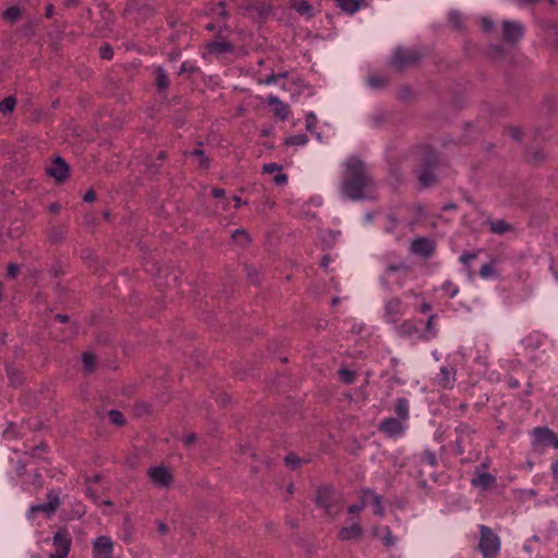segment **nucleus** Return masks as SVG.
<instances>
[{
  "label": "nucleus",
  "mask_w": 558,
  "mask_h": 558,
  "mask_svg": "<svg viewBox=\"0 0 558 558\" xmlns=\"http://www.w3.org/2000/svg\"><path fill=\"white\" fill-rule=\"evenodd\" d=\"M340 191L343 197L351 201H360L368 197V192L374 185L365 163L357 157H349L344 161Z\"/></svg>",
  "instance_id": "nucleus-1"
},
{
  "label": "nucleus",
  "mask_w": 558,
  "mask_h": 558,
  "mask_svg": "<svg viewBox=\"0 0 558 558\" xmlns=\"http://www.w3.org/2000/svg\"><path fill=\"white\" fill-rule=\"evenodd\" d=\"M413 277V268L405 262L388 264L380 277L381 284L390 290L393 286L403 287Z\"/></svg>",
  "instance_id": "nucleus-2"
},
{
  "label": "nucleus",
  "mask_w": 558,
  "mask_h": 558,
  "mask_svg": "<svg viewBox=\"0 0 558 558\" xmlns=\"http://www.w3.org/2000/svg\"><path fill=\"white\" fill-rule=\"evenodd\" d=\"M481 539L478 548L483 558H495L500 550V538L486 525L480 526Z\"/></svg>",
  "instance_id": "nucleus-3"
},
{
  "label": "nucleus",
  "mask_w": 558,
  "mask_h": 558,
  "mask_svg": "<svg viewBox=\"0 0 558 558\" xmlns=\"http://www.w3.org/2000/svg\"><path fill=\"white\" fill-rule=\"evenodd\" d=\"M421 58L422 54L417 50L399 47L395 50L393 54L391 56L390 64L395 69L401 71L405 68L416 64L421 60Z\"/></svg>",
  "instance_id": "nucleus-4"
},
{
  "label": "nucleus",
  "mask_w": 558,
  "mask_h": 558,
  "mask_svg": "<svg viewBox=\"0 0 558 558\" xmlns=\"http://www.w3.org/2000/svg\"><path fill=\"white\" fill-rule=\"evenodd\" d=\"M456 452L463 454L472 446L473 429L465 423L456 427Z\"/></svg>",
  "instance_id": "nucleus-5"
},
{
  "label": "nucleus",
  "mask_w": 558,
  "mask_h": 558,
  "mask_svg": "<svg viewBox=\"0 0 558 558\" xmlns=\"http://www.w3.org/2000/svg\"><path fill=\"white\" fill-rule=\"evenodd\" d=\"M436 165V157L434 155H429L426 159L425 167L417 170V178L423 187H429L436 183V175L433 172Z\"/></svg>",
  "instance_id": "nucleus-6"
},
{
  "label": "nucleus",
  "mask_w": 558,
  "mask_h": 558,
  "mask_svg": "<svg viewBox=\"0 0 558 558\" xmlns=\"http://www.w3.org/2000/svg\"><path fill=\"white\" fill-rule=\"evenodd\" d=\"M524 33L522 24L513 21H504L502 36L507 43L514 44L519 41Z\"/></svg>",
  "instance_id": "nucleus-7"
},
{
  "label": "nucleus",
  "mask_w": 558,
  "mask_h": 558,
  "mask_svg": "<svg viewBox=\"0 0 558 558\" xmlns=\"http://www.w3.org/2000/svg\"><path fill=\"white\" fill-rule=\"evenodd\" d=\"M402 315V302L399 298H391L386 301L385 318L388 323L396 324Z\"/></svg>",
  "instance_id": "nucleus-8"
},
{
  "label": "nucleus",
  "mask_w": 558,
  "mask_h": 558,
  "mask_svg": "<svg viewBox=\"0 0 558 558\" xmlns=\"http://www.w3.org/2000/svg\"><path fill=\"white\" fill-rule=\"evenodd\" d=\"M113 543L107 536H99L93 544L95 558H112Z\"/></svg>",
  "instance_id": "nucleus-9"
},
{
  "label": "nucleus",
  "mask_w": 558,
  "mask_h": 558,
  "mask_svg": "<svg viewBox=\"0 0 558 558\" xmlns=\"http://www.w3.org/2000/svg\"><path fill=\"white\" fill-rule=\"evenodd\" d=\"M148 476L151 482L159 487H167L172 482V475L169 470L162 465L150 468Z\"/></svg>",
  "instance_id": "nucleus-10"
},
{
  "label": "nucleus",
  "mask_w": 558,
  "mask_h": 558,
  "mask_svg": "<svg viewBox=\"0 0 558 558\" xmlns=\"http://www.w3.org/2000/svg\"><path fill=\"white\" fill-rule=\"evenodd\" d=\"M72 539L65 529L58 530L52 537V545L56 547V553L68 556L71 549Z\"/></svg>",
  "instance_id": "nucleus-11"
},
{
  "label": "nucleus",
  "mask_w": 558,
  "mask_h": 558,
  "mask_svg": "<svg viewBox=\"0 0 558 558\" xmlns=\"http://www.w3.org/2000/svg\"><path fill=\"white\" fill-rule=\"evenodd\" d=\"M435 251V244L427 238H417L411 244V252L421 257L427 258Z\"/></svg>",
  "instance_id": "nucleus-12"
},
{
  "label": "nucleus",
  "mask_w": 558,
  "mask_h": 558,
  "mask_svg": "<svg viewBox=\"0 0 558 558\" xmlns=\"http://www.w3.org/2000/svg\"><path fill=\"white\" fill-rule=\"evenodd\" d=\"M379 430L389 437H396L400 436L403 433L404 426L401 420L388 417L381 421V423L379 424Z\"/></svg>",
  "instance_id": "nucleus-13"
},
{
  "label": "nucleus",
  "mask_w": 558,
  "mask_h": 558,
  "mask_svg": "<svg viewBox=\"0 0 558 558\" xmlns=\"http://www.w3.org/2000/svg\"><path fill=\"white\" fill-rule=\"evenodd\" d=\"M533 434L538 444L549 445L555 449H558V437L548 427H536L534 428Z\"/></svg>",
  "instance_id": "nucleus-14"
},
{
  "label": "nucleus",
  "mask_w": 558,
  "mask_h": 558,
  "mask_svg": "<svg viewBox=\"0 0 558 558\" xmlns=\"http://www.w3.org/2000/svg\"><path fill=\"white\" fill-rule=\"evenodd\" d=\"M47 172L50 177L54 178L56 181L62 182L69 174V166L62 158L57 157L47 169Z\"/></svg>",
  "instance_id": "nucleus-15"
},
{
  "label": "nucleus",
  "mask_w": 558,
  "mask_h": 558,
  "mask_svg": "<svg viewBox=\"0 0 558 558\" xmlns=\"http://www.w3.org/2000/svg\"><path fill=\"white\" fill-rule=\"evenodd\" d=\"M437 383L445 389H451L456 383V369L451 366H442L437 375Z\"/></svg>",
  "instance_id": "nucleus-16"
},
{
  "label": "nucleus",
  "mask_w": 558,
  "mask_h": 558,
  "mask_svg": "<svg viewBox=\"0 0 558 558\" xmlns=\"http://www.w3.org/2000/svg\"><path fill=\"white\" fill-rule=\"evenodd\" d=\"M267 104L272 107L274 114L280 120L284 121L289 116V106L281 101L277 96L270 95L267 98Z\"/></svg>",
  "instance_id": "nucleus-17"
},
{
  "label": "nucleus",
  "mask_w": 558,
  "mask_h": 558,
  "mask_svg": "<svg viewBox=\"0 0 558 558\" xmlns=\"http://www.w3.org/2000/svg\"><path fill=\"white\" fill-rule=\"evenodd\" d=\"M363 535V527L359 523H354L350 526H343L339 533L338 538L340 541H353L360 539Z\"/></svg>",
  "instance_id": "nucleus-18"
},
{
  "label": "nucleus",
  "mask_w": 558,
  "mask_h": 558,
  "mask_svg": "<svg viewBox=\"0 0 558 558\" xmlns=\"http://www.w3.org/2000/svg\"><path fill=\"white\" fill-rule=\"evenodd\" d=\"M207 50L209 53L213 54H223L232 52L233 47L228 41L216 40L207 44Z\"/></svg>",
  "instance_id": "nucleus-19"
},
{
  "label": "nucleus",
  "mask_w": 558,
  "mask_h": 558,
  "mask_svg": "<svg viewBox=\"0 0 558 558\" xmlns=\"http://www.w3.org/2000/svg\"><path fill=\"white\" fill-rule=\"evenodd\" d=\"M56 511L57 509L53 507V505L44 502L31 506L27 515L29 519H33L36 513L44 512L47 514V517H51Z\"/></svg>",
  "instance_id": "nucleus-20"
},
{
  "label": "nucleus",
  "mask_w": 558,
  "mask_h": 558,
  "mask_svg": "<svg viewBox=\"0 0 558 558\" xmlns=\"http://www.w3.org/2000/svg\"><path fill=\"white\" fill-rule=\"evenodd\" d=\"M487 223L490 231L495 234H504L512 229L511 225L504 219H489Z\"/></svg>",
  "instance_id": "nucleus-21"
},
{
  "label": "nucleus",
  "mask_w": 558,
  "mask_h": 558,
  "mask_svg": "<svg viewBox=\"0 0 558 558\" xmlns=\"http://www.w3.org/2000/svg\"><path fill=\"white\" fill-rule=\"evenodd\" d=\"M155 76H156V86H157L158 90L159 92L166 90L170 85V81H169L166 70L161 66L156 68Z\"/></svg>",
  "instance_id": "nucleus-22"
},
{
  "label": "nucleus",
  "mask_w": 558,
  "mask_h": 558,
  "mask_svg": "<svg viewBox=\"0 0 558 558\" xmlns=\"http://www.w3.org/2000/svg\"><path fill=\"white\" fill-rule=\"evenodd\" d=\"M395 412L399 420L405 421L409 417V400L407 398H398L395 404Z\"/></svg>",
  "instance_id": "nucleus-23"
},
{
  "label": "nucleus",
  "mask_w": 558,
  "mask_h": 558,
  "mask_svg": "<svg viewBox=\"0 0 558 558\" xmlns=\"http://www.w3.org/2000/svg\"><path fill=\"white\" fill-rule=\"evenodd\" d=\"M496 478L490 473H481L472 480V484L477 487L488 488L495 484Z\"/></svg>",
  "instance_id": "nucleus-24"
},
{
  "label": "nucleus",
  "mask_w": 558,
  "mask_h": 558,
  "mask_svg": "<svg viewBox=\"0 0 558 558\" xmlns=\"http://www.w3.org/2000/svg\"><path fill=\"white\" fill-rule=\"evenodd\" d=\"M416 331L417 328L412 320H405L397 327V332L400 337H410Z\"/></svg>",
  "instance_id": "nucleus-25"
},
{
  "label": "nucleus",
  "mask_w": 558,
  "mask_h": 558,
  "mask_svg": "<svg viewBox=\"0 0 558 558\" xmlns=\"http://www.w3.org/2000/svg\"><path fill=\"white\" fill-rule=\"evenodd\" d=\"M448 20L452 28L457 31L462 29L464 26V17L459 11H450L448 14Z\"/></svg>",
  "instance_id": "nucleus-26"
},
{
  "label": "nucleus",
  "mask_w": 558,
  "mask_h": 558,
  "mask_svg": "<svg viewBox=\"0 0 558 558\" xmlns=\"http://www.w3.org/2000/svg\"><path fill=\"white\" fill-rule=\"evenodd\" d=\"M338 7L347 13L353 14L360 9L359 0H336Z\"/></svg>",
  "instance_id": "nucleus-27"
},
{
  "label": "nucleus",
  "mask_w": 558,
  "mask_h": 558,
  "mask_svg": "<svg viewBox=\"0 0 558 558\" xmlns=\"http://www.w3.org/2000/svg\"><path fill=\"white\" fill-rule=\"evenodd\" d=\"M364 495H369L373 499L374 505V513L376 515L383 517L385 514L384 507L381 505V497L373 493L372 490L367 489L364 490Z\"/></svg>",
  "instance_id": "nucleus-28"
},
{
  "label": "nucleus",
  "mask_w": 558,
  "mask_h": 558,
  "mask_svg": "<svg viewBox=\"0 0 558 558\" xmlns=\"http://www.w3.org/2000/svg\"><path fill=\"white\" fill-rule=\"evenodd\" d=\"M15 105H16V99L13 96L5 97L0 102V112L3 114H9L14 110Z\"/></svg>",
  "instance_id": "nucleus-29"
},
{
  "label": "nucleus",
  "mask_w": 558,
  "mask_h": 558,
  "mask_svg": "<svg viewBox=\"0 0 558 558\" xmlns=\"http://www.w3.org/2000/svg\"><path fill=\"white\" fill-rule=\"evenodd\" d=\"M435 319H436L435 314H433L428 317V319L426 322V327H425L426 332L424 336H422L423 339L429 340L436 336L437 331H436V327H435Z\"/></svg>",
  "instance_id": "nucleus-30"
},
{
  "label": "nucleus",
  "mask_w": 558,
  "mask_h": 558,
  "mask_svg": "<svg viewBox=\"0 0 558 558\" xmlns=\"http://www.w3.org/2000/svg\"><path fill=\"white\" fill-rule=\"evenodd\" d=\"M64 235H65V231L62 227L53 226L49 229L48 236L52 243L60 242L61 240H63Z\"/></svg>",
  "instance_id": "nucleus-31"
},
{
  "label": "nucleus",
  "mask_w": 558,
  "mask_h": 558,
  "mask_svg": "<svg viewBox=\"0 0 558 558\" xmlns=\"http://www.w3.org/2000/svg\"><path fill=\"white\" fill-rule=\"evenodd\" d=\"M420 462L421 464H427L432 468H435L437 465V458L433 451L425 450L421 456Z\"/></svg>",
  "instance_id": "nucleus-32"
},
{
  "label": "nucleus",
  "mask_w": 558,
  "mask_h": 558,
  "mask_svg": "<svg viewBox=\"0 0 558 558\" xmlns=\"http://www.w3.org/2000/svg\"><path fill=\"white\" fill-rule=\"evenodd\" d=\"M21 14L22 13L19 7H11L3 12V17L4 20L13 23L21 17Z\"/></svg>",
  "instance_id": "nucleus-33"
},
{
  "label": "nucleus",
  "mask_w": 558,
  "mask_h": 558,
  "mask_svg": "<svg viewBox=\"0 0 558 558\" xmlns=\"http://www.w3.org/2000/svg\"><path fill=\"white\" fill-rule=\"evenodd\" d=\"M83 365L86 372H93L96 364V356L90 352H85L82 357Z\"/></svg>",
  "instance_id": "nucleus-34"
},
{
  "label": "nucleus",
  "mask_w": 558,
  "mask_h": 558,
  "mask_svg": "<svg viewBox=\"0 0 558 558\" xmlns=\"http://www.w3.org/2000/svg\"><path fill=\"white\" fill-rule=\"evenodd\" d=\"M109 420L113 425L122 426L125 424V418L122 412L118 410H111L108 413Z\"/></svg>",
  "instance_id": "nucleus-35"
},
{
  "label": "nucleus",
  "mask_w": 558,
  "mask_h": 558,
  "mask_svg": "<svg viewBox=\"0 0 558 558\" xmlns=\"http://www.w3.org/2000/svg\"><path fill=\"white\" fill-rule=\"evenodd\" d=\"M326 492H327L326 488L325 489H319L316 502H317V505L319 507L325 508L327 514H330L331 510H330V505H329V502L327 500V497L325 495Z\"/></svg>",
  "instance_id": "nucleus-36"
},
{
  "label": "nucleus",
  "mask_w": 558,
  "mask_h": 558,
  "mask_svg": "<svg viewBox=\"0 0 558 558\" xmlns=\"http://www.w3.org/2000/svg\"><path fill=\"white\" fill-rule=\"evenodd\" d=\"M308 141L305 134H298L287 138L286 143L291 146H301L306 144Z\"/></svg>",
  "instance_id": "nucleus-37"
},
{
  "label": "nucleus",
  "mask_w": 558,
  "mask_h": 558,
  "mask_svg": "<svg viewBox=\"0 0 558 558\" xmlns=\"http://www.w3.org/2000/svg\"><path fill=\"white\" fill-rule=\"evenodd\" d=\"M232 238L234 241H236L240 245H245L248 243L250 238L248 234L244 229H238L233 232Z\"/></svg>",
  "instance_id": "nucleus-38"
},
{
  "label": "nucleus",
  "mask_w": 558,
  "mask_h": 558,
  "mask_svg": "<svg viewBox=\"0 0 558 558\" xmlns=\"http://www.w3.org/2000/svg\"><path fill=\"white\" fill-rule=\"evenodd\" d=\"M47 502L53 505V507L56 509L59 508L60 504H61V500H60V490L58 489H50L48 493H47Z\"/></svg>",
  "instance_id": "nucleus-39"
},
{
  "label": "nucleus",
  "mask_w": 558,
  "mask_h": 558,
  "mask_svg": "<svg viewBox=\"0 0 558 558\" xmlns=\"http://www.w3.org/2000/svg\"><path fill=\"white\" fill-rule=\"evenodd\" d=\"M284 462L289 468L295 470L301 465L302 460L296 454L290 453L284 458Z\"/></svg>",
  "instance_id": "nucleus-40"
},
{
  "label": "nucleus",
  "mask_w": 558,
  "mask_h": 558,
  "mask_svg": "<svg viewBox=\"0 0 558 558\" xmlns=\"http://www.w3.org/2000/svg\"><path fill=\"white\" fill-rule=\"evenodd\" d=\"M197 71H198V68L193 62L184 61L180 66L179 74L180 75H183L185 73L193 74Z\"/></svg>",
  "instance_id": "nucleus-41"
},
{
  "label": "nucleus",
  "mask_w": 558,
  "mask_h": 558,
  "mask_svg": "<svg viewBox=\"0 0 558 558\" xmlns=\"http://www.w3.org/2000/svg\"><path fill=\"white\" fill-rule=\"evenodd\" d=\"M339 375L341 380L347 385L352 384L355 379V374L347 368H341Z\"/></svg>",
  "instance_id": "nucleus-42"
},
{
  "label": "nucleus",
  "mask_w": 558,
  "mask_h": 558,
  "mask_svg": "<svg viewBox=\"0 0 558 558\" xmlns=\"http://www.w3.org/2000/svg\"><path fill=\"white\" fill-rule=\"evenodd\" d=\"M368 85L372 87V88H381L386 85V78L383 77V76H369L368 80Z\"/></svg>",
  "instance_id": "nucleus-43"
},
{
  "label": "nucleus",
  "mask_w": 558,
  "mask_h": 558,
  "mask_svg": "<svg viewBox=\"0 0 558 558\" xmlns=\"http://www.w3.org/2000/svg\"><path fill=\"white\" fill-rule=\"evenodd\" d=\"M383 542L386 547L395 546L397 543V538L392 535V532L389 526L385 527V536L383 538Z\"/></svg>",
  "instance_id": "nucleus-44"
},
{
  "label": "nucleus",
  "mask_w": 558,
  "mask_h": 558,
  "mask_svg": "<svg viewBox=\"0 0 558 558\" xmlns=\"http://www.w3.org/2000/svg\"><path fill=\"white\" fill-rule=\"evenodd\" d=\"M366 496L367 495H364V493L362 494V497H361V502L360 504H356V505H351L349 508H348V512L349 513H359L361 512L365 507H366Z\"/></svg>",
  "instance_id": "nucleus-45"
},
{
  "label": "nucleus",
  "mask_w": 558,
  "mask_h": 558,
  "mask_svg": "<svg viewBox=\"0 0 558 558\" xmlns=\"http://www.w3.org/2000/svg\"><path fill=\"white\" fill-rule=\"evenodd\" d=\"M442 291H445L448 294V296L452 299L458 294L459 289L454 287L452 282L447 281L442 284Z\"/></svg>",
  "instance_id": "nucleus-46"
},
{
  "label": "nucleus",
  "mask_w": 558,
  "mask_h": 558,
  "mask_svg": "<svg viewBox=\"0 0 558 558\" xmlns=\"http://www.w3.org/2000/svg\"><path fill=\"white\" fill-rule=\"evenodd\" d=\"M296 11L301 14L310 13L312 5L307 1L302 0L296 4Z\"/></svg>",
  "instance_id": "nucleus-47"
},
{
  "label": "nucleus",
  "mask_w": 558,
  "mask_h": 558,
  "mask_svg": "<svg viewBox=\"0 0 558 558\" xmlns=\"http://www.w3.org/2000/svg\"><path fill=\"white\" fill-rule=\"evenodd\" d=\"M102 59L110 60L113 56V49L109 45H105L99 49Z\"/></svg>",
  "instance_id": "nucleus-48"
},
{
  "label": "nucleus",
  "mask_w": 558,
  "mask_h": 558,
  "mask_svg": "<svg viewBox=\"0 0 558 558\" xmlns=\"http://www.w3.org/2000/svg\"><path fill=\"white\" fill-rule=\"evenodd\" d=\"M477 257V252H473V253H463L461 256H460V262L464 265H469L470 262L472 259H475Z\"/></svg>",
  "instance_id": "nucleus-49"
},
{
  "label": "nucleus",
  "mask_w": 558,
  "mask_h": 558,
  "mask_svg": "<svg viewBox=\"0 0 558 558\" xmlns=\"http://www.w3.org/2000/svg\"><path fill=\"white\" fill-rule=\"evenodd\" d=\"M493 266L490 264H485L481 267L480 275L483 278H487L493 274Z\"/></svg>",
  "instance_id": "nucleus-50"
},
{
  "label": "nucleus",
  "mask_w": 558,
  "mask_h": 558,
  "mask_svg": "<svg viewBox=\"0 0 558 558\" xmlns=\"http://www.w3.org/2000/svg\"><path fill=\"white\" fill-rule=\"evenodd\" d=\"M193 156H196V157H199V165L202 167H207L208 165V160L204 157V153L203 150L201 149H194L192 153H191Z\"/></svg>",
  "instance_id": "nucleus-51"
},
{
  "label": "nucleus",
  "mask_w": 558,
  "mask_h": 558,
  "mask_svg": "<svg viewBox=\"0 0 558 558\" xmlns=\"http://www.w3.org/2000/svg\"><path fill=\"white\" fill-rule=\"evenodd\" d=\"M19 271H20V267H19V265H16V264H10V265L8 266L7 275H8V277H10V278H15V277L17 276Z\"/></svg>",
  "instance_id": "nucleus-52"
},
{
  "label": "nucleus",
  "mask_w": 558,
  "mask_h": 558,
  "mask_svg": "<svg viewBox=\"0 0 558 558\" xmlns=\"http://www.w3.org/2000/svg\"><path fill=\"white\" fill-rule=\"evenodd\" d=\"M264 172L265 173H275L280 170V167L277 163H266L264 165Z\"/></svg>",
  "instance_id": "nucleus-53"
},
{
  "label": "nucleus",
  "mask_w": 558,
  "mask_h": 558,
  "mask_svg": "<svg viewBox=\"0 0 558 558\" xmlns=\"http://www.w3.org/2000/svg\"><path fill=\"white\" fill-rule=\"evenodd\" d=\"M385 120V116L383 113L374 114L371 117V122L374 126H378Z\"/></svg>",
  "instance_id": "nucleus-54"
},
{
  "label": "nucleus",
  "mask_w": 558,
  "mask_h": 558,
  "mask_svg": "<svg viewBox=\"0 0 558 558\" xmlns=\"http://www.w3.org/2000/svg\"><path fill=\"white\" fill-rule=\"evenodd\" d=\"M274 181H275V183H276V184H278V185H282V184H286V183H287V181H288V177H287V174H284V173H277V174L275 175V178H274Z\"/></svg>",
  "instance_id": "nucleus-55"
},
{
  "label": "nucleus",
  "mask_w": 558,
  "mask_h": 558,
  "mask_svg": "<svg viewBox=\"0 0 558 558\" xmlns=\"http://www.w3.org/2000/svg\"><path fill=\"white\" fill-rule=\"evenodd\" d=\"M495 27V23L492 20L484 19L483 20V29L485 32H490Z\"/></svg>",
  "instance_id": "nucleus-56"
},
{
  "label": "nucleus",
  "mask_w": 558,
  "mask_h": 558,
  "mask_svg": "<svg viewBox=\"0 0 558 558\" xmlns=\"http://www.w3.org/2000/svg\"><path fill=\"white\" fill-rule=\"evenodd\" d=\"M277 82H278V75H276V74H270L263 80V83L266 85H271Z\"/></svg>",
  "instance_id": "nucleus-57"
},
{
  "label": "nucleus",
  "mask_w": 558,
  "mask_h": 558,
  "mask_svg": "<svg viewBox=\"0 0 558 558\" xmlns=\"http://www.w3.org/2000/svg\"><path fill=\"white\" fill-rule=\"evenodd\" d=\"M196 434H189L184 437L183 441L185 446H190L196 441Z\"/></svg>",
  "instance_id": "nucleus-58"
},
{
  "label": "nucleus",
  "mask_w": 558,
  "mask_h": 558,
  "mask_svg": "<svg viewBox=\"0 0 558 558\" xmlns=\"http://www.w3.org/2000/svg\"><path fill=\"white\" fill-rule=\"evenodd\" d=\"M96 198L95 192L93 190H89L85 193L83 196L84 202L90 203L94 202Z\"/></svg>",
  "instance_id": "nucleus-59"
},
{
  "label": "nucleus",
  "mask_w": 558,
  "mask_h": 558,
  "mask_svg": "<svg viewBox=\"0 0 558 558\" xmlns=\"http://www.w3.org/2000/svg\"><path fill=\"white\" fill-rule=\"evenodd\" d=\"M211 194H213V196H214V197H216V198H220V197H223V196H225L226 191H225L223 189H218V187H216V189H214V190L211 191Z\"/></svg>",
  "instance_id": "nucleus-60"
},
{
  "label": "nucleus",
  "mask_w": 558,
  "mask_h": 558,
  "mask_svg": "<svg viewBox=\"0 0 558 558\" xmlns=\"http://www.w3.org/2000/svg\"><path fill=\"white\" fill-rule=\"evenodd\" d=\"M510 135L512 136V138L517 140V141H520L521 140V132L518 130V129H510Z\"/></svg>",
  "instance_id": "nucleus-61"
},
{
  "label": "nucleus",
  "mask_w": 558,
  "mask_h": 558,
  "mask_svg": "<svg viewBox=\"0 0 558 558\" xmlns=\"http://www.w3.org/2000/svg\"><path fill=\"white\" fill-rule=\"evenodd\" d=\"M432 310V305L429 303H423L421 305V312L422 313H428Z\"/></svg>",
  "instance_id": "nucleus-62"
},
{
  "label": "nucleus",
  "mask_w": 558,
  "mask_h": 558,
  "mask_svg": "<svg viewBox=\"0 0 558 558\" xmlns=\"http://www.w3.org/2000/svg\"><path fill=\"white\" fill-rule=\"evenodd\" d=\"M313 124H314V117L313 116H308L306 118V129L311 130L313 128Z\"/></svg>",
  "instance_id": "nucleus-63"
},
{
  "label": "nucleus",
  "mask_w": 558,
  "mask_h": 558,
  "mask_svg": "<svg viewBox=\"0 0 558 558\" xmlns=\"http://www.w3.org/2000/svg\"><path fill=\"white\" fill-rule=\"evenodd\" d=\"M551 471L554 476L558 478V460L553 464Z\"/></svg>",
  "instance_id": "nucleus-64"
}]
</instances>
